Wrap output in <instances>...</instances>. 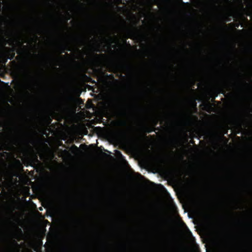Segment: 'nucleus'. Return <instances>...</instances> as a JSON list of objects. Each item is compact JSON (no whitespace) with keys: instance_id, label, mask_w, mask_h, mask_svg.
Masks as SVG:
<instances>
[{"instance_id":"nucleus-13","label":"nucleus","mask_w":252,"mask_h":252,"mask_svg":"<svg viewBox=\"0 0 252 252\" xmlns=\"http://www.w3.org/2000/svg\"><path fill=\"white\" fill-rule=\"evenodd\" d=\"M234 85L235 86H237V87H239V88H240V83H234Z\"/></svg>"},{"instance_id":"nucleus-4","label":"nucleus","mask_w":252,"mask_h":252,"mask_svg":"<svg viewBox=\"0 0 252 252\" xmlns=\"http://www.w3.org/2000/svg\"><path fill=\"white\" fill-rule=\"evenodd\" d=\"M127 33L128 34V37L130 38L141 36L139 34V30L135 26L134 27L133 29H128Z\"/></svg>"},{"instance_id":"nucleus-16","label":"nucleus","mask_w":252,"mask_h":252,"mask_svg":"<svg viewBox=\"0 0 252 252\" xmlns=\"http://www.w3.org/2000/svg\"><path fill=\"white\" fill-rule=\"evenodd\" d=\"M122 124V125H124V126L126 125V123L125 122H123Z\"/></svg>"},{"instance_id":"nucleus-3","label":"nucleus","mask_w":252,"mask_h":252,"mask_svg":"<svg viewBox=\"0 0 252 252\" xmlns=\"http://www.w3.org/2000/svg\"><path fill=\"white\" fill-rule=\"evenodd\" d=\"M112 104L113 107L119 110L123 114H126V107L120 103L118 99L113 101Z\"/></svg>"},{"instance_id":"nucleus-2","label":"nucleus","mask_w":252,"mask_h":252,"mask_svg":"<svg viewBox=\"0 0 252 252\" xmlns=\"http://www.w3.org/2000/svg\"><path fill=\"white\" fill-rule=\"evenodd\" d=\"M15 49L14 48H10L4 46L2 52V55L4 58V63H5L8 59L10 60L14 59L15 56Z\"/></svg>"},{"instance_id":"nucleus-10","label":"nucleus","mask_w":252,"mask_h":252,"mask_svg":"<svg viewBox=\"0 0 252 252\" xmlns=\"http://www.w3.org/2000/svg\"><path fill=\"white\" fill-rule=\"evenodd\" d=\"M158 119H153L152 121L153 127H155L158 124Z\"/></svg>"},{"instance_id":"nucleus-5","label":"nucleus","mask_w":252,"mask_h":252,"mask_svg":"<svg viewBox=\"0 0 252 252\" xmlns=\"http://www.w3.org/2000/svg\"><path fill=\"white\" fill-rule=\"evenodd\" d=\"M220 93V89H215L211 91V93L210 95V97L212 98V100L214 101L216 97L218 96L219 93Z\"/></svg>"},{"instance_id":"nucleus-14","label":"nucleus","mask_w":252,"mask_h":252,"mask_svg":"<svg viewBox=\"0 0 252 252\" xmlns=\"http://www.w3.org/2000/svg\"><path fill=\"white\" fill-rule=\"evenodd\" d=\"M117 8L119 9V10H120V11L122 10L124 8L123 7H120V6H118Z\"/></svg>"},{"instance_id":"nucleus-21","label":"nucleus","mask_w":252,"mask_h":252,"mask_svg":"<svg viewBox=\"0 0 252 252\" xmlns=\"http://www.w3.org/2000/svg\"><path fill=\"white\" fill-rule=\"evenodd\" d=\"M59 63H58V64H56V66H59Z\"/></svg>"},{"instance_id":"nucleus-11","label":"nucleus","mask_w":252,"mask_h":252,"mask_svg":"<svg viewBox=\"0 0 252 252\" xmlns=\"http://www.w3.org/2000/svg\"><path fill=\"white\" fill-rule=\"evenodd\" d=\"M154 129L155 128L153 126L152 127H148L146 128V129H147V131L148 132V133H150V132H152V131H154Z\"/></svg>"},{"instance_id":"nucleus-22","label":"nucleus","mask_w":252,"mask_h":252,"mask_svg":"<svg viewBox=\"0 0 252 252\" xmlns=\"http://www.w3.org/2000/svg\"><path fill=\"white\" fill-rule=\"evenodd\" d=\"M14 211V209H12L11 211V213H13V211Z\"/></svg>"},{"instance_id":"nucleus-6","label":"nucleus","mask_w":252,"mask_h":252,"mask_svg":"<svg viewBox=\"0 0 252 252\" xmlns=\"http://www.w3.org/2000/svg\"><path fill=\"white\" fill-rule=\"evenodd\" d=\"M120 66L121 68L127 71H130L132 69L131 66L127 64H122L120 65Z\"/></svg>"},{"instance_id":"nucleus-20","label":"nucleus","mask_w":252,"mask_h":252,"mask_svg":"<svg viewBox=\"0 0 252 252\" xmlns=\"http://www.w3.org/2000/svg\"><path fill=\"white\" fill-rule=\"evenodd\" d=\"M49 119H50V123L51 122L52 120H51V119H50V118H49Z\"/></svg>"},{"instance_id":"nucleus-7","label":"nucleus","mask_w":252,"mask_h":252,"mask_svg":"<svg viewBox=\"0 0 252 252\" xmlns=\"http://www.w3.org/2000/svg\"><path fill=\"white\" fill-rule=\"evenodd\" d=\"M48 57L52 60L55 61L56 62H59L60 59L62 60H63L65 58L64 55H61L60 57H58V58H54L51 55L48 56Z\"/></svg>"},{"instance_id":"nucleus-12","label":"nucleus","mask_w":252,"mask_h":252,"mask_svg":"<svg viewBox=\"0 0 252 252\" xmlns=\"http://www.w3.org/2000/svg\"><path fill=\"white\" fill-rule=\"evenodd\" d=\"M7 154V153L4 152L3 153H0V158H1L3 156L4 154Z\"/></svg>"},{"instance_id":"nucleus-15","label":"nucleus","mask_w":252,"mask_h":252,"mask_svg":"<svg viewBox=\"0 0 252 252\" xmlns=\"http://www.w3.org/2000/svg\"><path fill=\"white\" fill-rule=\"evenodd\" d=\"M190 143L192 144H194V141L193 140H191L190 141Z\"/></svg>"},{"instance_id":"nucleus-19","label":"nucleus","mask_w":252,"mask_h":252,"mask_svg":"<svg viewBox=\"0 0 252 252\" xmlns=\"http://www.w3.org/2000/svg\"><path fill=\"white\" fill-rule=\"evenodd\" d=\"M96 56L97 58H98V57H99V55H98V54H96Z\"/></svg>"},{"instance_id":"nucleus-17","label":"nucleus","mask_w":252,"mask_h":252,"mask_svg":"<svg viewBox=\"0 0 252 252\" xmlns=\"http://www.w3.org/2000/svg\"><path fill=\"white\" fill-rule=\"evenodd\" d=\"M243 83H244V85H248V83H247L246 82H243Z\"/></svg>"},{"instance_id":"nucleus-8","label":"nucleus","mask_w":252,"mask_h":252,"mask_svg":"<svg viewBox=\"0 0 252 252\" xmlns=\"http://www.w3.org/2000/svg\"><path fill=\"white\" fill-rule=\"evenodd\" d=\"M70 151L73 153H75L79 151V149L75 145H73L70 148Z\"/></svg>"},{"instance_id":"nucleus-9","label":"nucleus","mask_w":252,"mask_h":252,"mask_svg":"<svg viewBox=\"0 0 252 252\" xmlns=\"http://www.w3.org/2000/svg\"><path fill=\"white\" fill-rule=\"evenodd\" d=\"M60 48L61 49V53H65V50H67L68 51L71 50L70 48L67 47L66 46H61Z\"/></svg>"},{"instance_id":"nucleus-1","label":"nucleus","mask_w":252,"mask_h":252,"mask_svg":"<svg viewBox=\"0 0 252 252\" xmlns=\"http://www.w3.org/2000/svg\"><path fill=\"white\" fill-rule=\"evenodd\" d=\"M16 222L14 217L11 215H6L3 219L4 226L10 230L18 228Z\"/></svg>"},{"instance_id":"nucleus-18","label":"nucleus","mask_w":252,"mask_h":252,"mask_svg":"<svg viewBox=\"0 0 252 252\" xmlns=\"http://www.w3.org/2000/svg\"><path fill=\"white\" fill-rule=\"evenodd\" d=\"M112 43H115V40H113L112 41Z\"/></svg>"}]
</instances>
